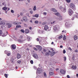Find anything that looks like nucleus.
Listing matches in <instances>:
<instances>
[{
  "label": "nucleus",
  "mask_w": 78,
  "mask_h": 78,
  "mask_svg": "<svg viewBox=\"0 0 78 78\" xmlns=\"http://www.w3.org/2000/svg\"><path fill=\"white\" fill-rule=\"evenodd\" d=\"M1 20H2V19L0 18V21ZM0 23L1 24V25H5V22H4L3 21H1V22H0Z\"/></svg>",
  "instance_id": "14"
},
{
  "label": "nucleus",
  "mask_w": 78,
  "mask_h": 78,
  "mask_svg": "<svg viewBox=\"0 0 78 78\" xmlns=\"http://www.w3.org/2000/svg\"><path fill=\"white\" fill-rule=\"evenodd\" d=\"M33 56L34 58H36V59L38 58V55H37L36 54H33Z\"/></svg>",
  "instance_id": "7"
},
{
  "label": "nucleus",
  "mask_w": 78,
  "mask_h": 78,
  "mask_svg": "<svg viewBox=\"0 0 78 78\" xmlns=\"http://www.w3.org/2000/svg\"><path fill=\"white\" fill-rule=\"evenodd\" d=\"M5 4V2H3V3H2V5H4Z\"/></svg>",
  "instance_id": "55"
},
{
  "label": "nucleus",
  "mask_w": 78,
  "mask_h": 78,
  "mask_svg": "<svg viewBox=\"0 0 78 78\" xmlns=\"http://www.w3.org/2000/svg\"><path fill=\"white\" fill-rule=\"evenodd\" d=\"M75 51L76 52V53H77L78 52V50L77 49H76V50Z\"/></svg>",
  "instance_id": "49"
},
{
  "label": "nucleus",
  "mask_w": 78,
  "mask_h": 78,
  "mask_svg": "<svg viewBox=\"0 0 78 78\" xmlns=\"http://www.w3.org/2000/svg\"><path fill=\"white\" fill-rule=\"evenodd\" d=\"M50 52H46L45 54V56H48V55H49L50 53H49Z\"/></svg>",
  "instance_id": "23"
},
{
  "label": "nucleus",
  "mask_w": 78,
  "mask_h": 78,
  "mask_svg": "<svg viewBox=\"0 0 78 78\" xmlns=\"http://www.w3.org/2000/svg\"><path fill=\"white\" fill-rule=\"evenodd\" d=\"M21 62V60H18L17 61V64H20V63Z\"/></svg>",
  "instance_id": "29"
},
{
  "label": "nucleus",
  "mask_w": 78,
  "mask_h": 78,
  "mask_svg": "<svg viewBox=\"0 0 78 78\" xmlns=\"http://www.w3.org/2000/svg\"><path fill=\"white\" fill-rule=\"evenodd\" d=\"M66 37L65 35H64L63 37V40H66Z\"/></svg>",
  "instance_id": "31"
},
{
  "label": "nucleus",
  "mask_w": 78,
  "mask_h": 78,
  "mask_svg": "<svg viewBox=\"0 0 78 78\" xmlns=\"http://www.w3.org/2000/svg\"><path fill=\"white\" fill-rule=\"evenodd\" d=\"M68 49L69 50H70V51H72V48H70V47H69L68 48Z\"/></svg>",
  "instance_id": "47"
},
{
  "label": "nucleus",
  "mask_w": 78,
  "mask_h": 78,
  "mask_svg": "<svg viewBox=\"0 0 78 78\" xmlns=\"http://www.w3.org/2000/svg\"><path fill=\"white\" fill-rule=\"evenodd\" d=\"M33 49H34V50H36L37 51V49L35 48H34Z\"/></svg>",
  "instance_id": "44"
},
{
  "label": "nucleus",
  "mask_w": 78,
  "mask_h": 78,
  "mask_svg": "<svg viewBox=\"0 0 78 78\" xmlns=\"http://www.w3.org/2000/svg\"><path fill=\"white\" fill-rule=\"evenodd\" d=\"M5 53L6 54V55H7L8 54V53H9V52L8 51H5Z\"/></svg>",
  "instance_id": "32"
},
{
  "label": "nucleus",
  "mask_w": 78,
  "mask_h": 78,
  "mask_svg": "<svg viewBox=\"0 0 78 78\" xmlns=\"http://www.w3.org/2000/svg\"><path fill=\"white\" fill-rule=\"evenodd\" d=\"M74 17H76L78 18V13H76V14L74 15Z\"/></svg>",
  "instance_id": "21"
},
{
  "label": "nucleus",
  "mask_w": 78,
  "mask_h": 78,
  "mask_svg": "<svg viewBox=\"0 0 78 78\" xmlns=\"http://www.w3.org/2000/svg\"><path fill=\"white\" fill-rule=\"evenodd\" d=\"M72 59L73 61H74V60H75V57H73Z\"/></svg>",
  "instance_id": "46"
},
{
  "label": "nucleus",
  "mask_w": 78,
  "mask_h": 78,
  "mask_svg": "<svg viewBox=\"0 0 78 78\" xmlns=\"http://www.w3.org/2000/svg\"><path fill=\"white\" fill-rule=\"evenodd\" d=\"M72 69H76V66H72Z\"/></svg>",
  "instance_id": "22"
},
{
  "label": "nucleus",
  "mask_w": 78,
  "mask_h": 78,
  "mask_svg": "<svg viewBox=\"0 0 78 78\" xmlns=\"http://www.w3.org/2000/svg\"><path fill=\"white\" fill-rule=\"evenodd\" d=\"M20 39H22V38H23V37L22 36H20Z\"/></svg>",
  "instance_id": "58"
},
{
  "label": "nucleus",
  "mask_w": 78,
  "mask_h": 78,
  "mask_svg": "<svg viewBox=\"0 0 78 78\" xmlns=\"http://www.w3.org/2000/svg\"><path fill=\"white\" fill-rule=\"evenodd\" d=\"M36 6H34V9H33L34 11H36Z\"/></svg>",
  "instance_id": "33"
},
{
  "label": "nucleus",
  "mask_w": 78,
  "mask_h": 78,
  "mask_svg": "<svg viewBox=\"0 0 78 78\" xmlns=\"http://www.w3.org/2000/svg\"><path fill=\"white\" fill-rule=\"evenodd\" d=\"M16 28H21V26L20 25H17L16 26Z\"/></svg>",
  "instance_id": "24"
},
{
  "label": "nucleus",
  "mask_w": 78,
  "mask_h": 78,
  "mask_svg": "<svg viewBox=\"0 0 78 78\" xmlns=\"http://www.w3.org/2000/svg\"><path fill=\"white\" fill-rule=\"evenodd\" d=\"M33 17H39V15L38 14H37L35 15V16H33Z\"/></svg>",
  "instance_id": "27"
},
{
  "label": "nucleus",
  "mask_w": 78,
  "mask_h": 78,
  "mask_svg": "<svg viewBox=\"0 0 78 78\" xmlns=\"http://www.w3.org/2000/svg\"><path fill=\"white\" fill-rule=\"evenodd\" d=\"M4 75L6 78H8V75L6 74H5Z\"/></svg>",
  "instance_id": "34"
},
{
  "label": "nucleus",
  "mask_w": 78,
  "mask_h": 78,
  "mask_svg": "<svg viewBox=\"0 0 78 78\" xmlns=\"http://www.w3.org/2000/svg\"><path fill=\"white\" fill-rule=\"evenodd\" d=\"M63 12H66V9L65 8H63Z\"/></svg>",
  "instance_id": "26"
},
{
  "label": "nucleus",
  "mask_w": 78,
  "mask_h": 78,
  "mask_svg": "<svg viewBox=\"0 0 78 78\" xmlns=\"http://www.w3.org/2000/svg\"><path fill=\"white\" fill-rule=\"evenodd\" d=\"M60 73H62V74H64L66 73V72H65V70L62 69H60Z\"/></svg>",
  "instance_id": "6"
},
{
  "label": "nucleus",
  "mask_w": 78,
  "mask_h": 78,
  "mask_svg": "<svg viewBox=\"0 0 78 78\" xmlns=\"http://www.w3.org/2000/svg\"><path fill=\"white\" fill-rule=\"evenodd\" d=\"M68 12L69 16H72L73 14V11L71 9H69L68 10Z\"/></svg>",
  "instance_id": "3"
},
{
  "label": "nucleus",
  "mask_w": 78,
  "mask_h": 78,
  "mask_svg": "<svg viewBox=\"0 0 78 78\" xmlns=\"http://www.w3.org/2000/svg\"><path fill=\"white\" fill-rule=\"evenodd\" d=\"M36 40L37 41H39V39L38 38H37Z\"/></svg>",
  "instance_id": "50"
},
{
  "label": "nucleus",
  "mask_w": 78,
  "mask_h": 78,
  "mask_svg": "<svg viewBox=\"0 0 78 78\" xmlns=\"http://www.w3.org/2000/svg\"><path fill=\"white\" fill-rule=\"evenodd\" d=\"M30 32V30H29L27 29H26L25 30V33H28L29 32Z\"/></svg>",
  "instance_id": "19"
},
{
  "label": "nucleus",
  "mask_w": 78,
  "mask_h": 78,
  "mask_svg": "<svg viewBox=\"0 0 78 78\" xmlns=\"http://www.w3.org/2000/svg\"><path fill=\"white\" fill-rule=\"evenodd\" d=\"M41 71H42V69L41 68H38L37 69V72L38 73H41Z\"/></svg>",
  "instance_id": "9"
},
{
  "label": "nucleus",
  "mask_w": 78,
  "mask_h": 78,
  "mask_svg": "<svg viewBox=\"0 0 78 78\" xmlns=\"http://www.w3.org/2000/svg\"><path fill=\"white\" fill-rule=\"evenodd\" d=\"M60 48H62V47H63V46H62V45H60Z\"/></svg>",
  "instance_id": "61"
},
{
  "label": "nucleus",
  "mask_w": 78,
  "mask_h": 78,
  "mask_svg": "<svg viewBox=\"0 0 78 78\" xmlns=\"http://www.w3.org/2000/svg\"><path fill=\"white\" fill-rule=\"evenodd\" d=\"M72 24H68L67 23H65V26L66 27H69H69H72Z\"/></svg>",
  "instance_id": "8"
},
{
  "label": "nucleus",
  "mask_w": 78,
  "mask_h": 78,
  "mask_svg": "<svg viewBox=\"0 0 78 78\" xmlns=\"http://www.w3.org/2000/svg\"><path fill=\"white\" fill-rule=\"evenodd\" d=\"M54 44V42H52L51 43V45H53V44Z\"/></svg>",
  "instance_id": "62"
},
{
  "label": "nucleus",
  "mask_w": 78,
  "mask_h": 78,
  "mask_svg": "<svg viewBox=\"0 0 78 78\" xmlns=\"http://www.w3.org/2000/svg\"><path fill=\"white\" fill-rule=\"evenodd\" d=\"M21 58V55H20L19 54H17V58L18 59H19V58Z\"/></svg>",
  "instance_id": "16"
},
{
  "label": "nucleus",
  "mask_w": 78,
  "mask_h": 78,
  "mask_svg": "<svg viewBox=\"0 0 78 78\" xmlns=\"http://www.w3.org/2000/svg\"><path fill=\"white\" fill-rule=\"evenodd\" d=\"M36 47L37 48L38 50L41 51L42 50V47L40 45H37Z\"/></svg>",
  "instance_id": "5"
},
{
  "label": "nucleus",
  "mask_w": 78,
  "mask_h": 78,
  "mask_svg": "<svg viewBox=\"0 0 78 78\" xmlns=\"http://www.w3.org/2000/svg\"><path fill=\"white\" fill-rule=\"evenodd\" d=\"M29 49L28 48H27V49H26V50H28V51L29 50Z\"/></svg>",
  "instance_id": "63"
},
{
  "label": "nucleus",
  "mask_w": 78,
  "mask_h": 78,
  "mask_svg": "<svg viewBox=\"0 0 78 78\" xmlns=\"http://www.w3.org/2000/svg\"><path fill=\"white\" fill-rule=\"evenodd\" d=\"M66 50H65V49H64L63 51V53L64 54L66 53Z\"/></svg>",
  "instance_id": "42"
},
{
  "label": "nucleus",
  "mask_w": 78,
  "mask_h": 78,
  "mask_svg": "<svg viewBox=\"0 0 78 78\" xmlns=\"http://www.w3.org/2000/svg\"><path fill=\"white\" fill-rule=\"evenodd\" d=\"M66 1L68 3H69V2H70V0H66Z\"/></svg>",
  "instance_id": "41"
},
{
  "label": "nucleus",
  "mask_w": 78,
  "mask_h": 78,
  "mask_svg": "<svg viewBox=\"0 0 78 78\" xmlns=\"http://www.w3.org/2000/svg\"><path fill=\"white\" fill-rule=\"evenodd\" d=\"M11 63H12V64H13V63H14V60H11Z\"/></svg>",
  "instance_id": "48"
},
{
  "label": "nucleus",
  "mask_w": 78,
  "mask_h": 78,
  "mask_svg": "<svg viewBox=\"0 0 78 78\" xmlns=\"http://www.w3.org/2000/svg\"><path fill=\"white\" fill-rule=\"evenodd\" d=\"M49 53H50V55L51 56H53L56 53V52L55 51H52L50 52V51H49Z\"/></svg>",
  "instance_id": "4"
},
{
  "label": "nucleus",
  "mask_w": 78,
  "mask_h": 78,
  "mask_svg": "<svg viewBox=\"0 0 78 78\" xmlns=\"http://www.w3.org/2000/svg\"><path fill=\"white\" fill-rule=\"evenodd\" d=\"M51 11H52L55 12H57V10L55 9V8L51 9Z\"/></svg>",
  "instance_id": "18"
},
{
  "label": "nucleus",
  "mask_w": 78,
  "mask_h": 78,
  "mask_svg": "<svg viewBox=\"0 0 78 78\" xmlns=\"http://www.w3.org/2000/svg\"><path fill=\"white\" fill-rule=\"evenodd\" d=\"M12 49H16V46L15 44H12Z\"/></svg>",
  "instance_id": "15"
},
{
  "label": "nucleus",
  "mask_w": 78,
  "mask_h": 78,
  "mask_svg": "<svg viewBox=\"0 0 78 78\" xmlns=\"http://www.w3.org/2000/svg\"><path fill=\"white\" fill-rule=\"evenodd\" d=\"M44 75L45 77H47V74H46V73L45 72L44 73Z\"/></svg>",
  "instance_id": "30"
},
{
  "label": "nucleus",
  "mask_w": 78,
  "mask_h": 78,
  "mask_svg": "<svg viewBox=\"0 0 78 78\" xmlns=\"http://www.w3.org/2000/svg\"><path fill=\"white\" fill-rule=\"evenodd\" d=\"M44 29L45 30H47L48 29V27L47 25H45L44 27Z\"/></svg>",
  "instance_id": "12"
},
{
  "label": "nucleus",
  "mask_w": 78,
  "mask_h": 78,
  "mask_svg": "<svg viewBox=\"0 0 78 78\" xmlns=\"http://www.w3.org/2000/svg\"><path fill=\"white\" fill-rule=\"evenodd\" d=\"M76 76L77 77H78V74H76Z\"/></svg>",
  "instance_id": "64"
},
{
  "label": "nucleus",
  "mask_w": 78,
  "mask_h": 78,
  "mask_svg": "<svg viewBox=\"0 0 78 78\" xmlns=\"http://www.w3.org/2000/svg\"><path fill=\"white\" fill-rule=\"evenodd\" d=\"M30 62L31 64H33V60H31L30 61Z\"/></svg>",
  "instance_id": "36"
},
{
  "label": "nucleus",
  "mask_w": 78,
  "mask_h": 78,
  "mask_svg": "<svg viewBox=\"0 0 78 78\" xmlns=\"http://www.w3.org/2000/svg\"><path fill=\"white\" fill-rule=\"evenodd\" d=\"M6 25H8V28H11V26H12V24H11L9 23H7Z\"/></svg>",
  "instance_id": "13"
},
{
  "label": "nucleus",
  "mask_w": 78,
  "mask_h": 78,
  "mask_svg": "<svg viewBox=\"0 0 78 78\" xmlns=\"http://www.w3.org/2000/svg\"><path fill=\"white\" fill-rule=\"evenodd\" d=\"M30 12L31 13V14H33V11H32V10H31L30 11Z\"/></svg>",
  "instance_id": "53"
},
{
  "label": "nucleus",
  "mask_w": 78,
  "mask_h": 78,
  "mask_svg": "<svg viewBox=\"0 0 78 78\" xmlns=\"http://www.w3.org/2000/svg\"><path fill=\"white\" fill-rule=\"evenodd\" d=\"M23 19L25 22H27L28 21V19H27V18L26 16L23 17Z\"/></svg>",
  "instance_id": "11"
},
{
  "label": "nucleus",
  "mask_w": 78,
  "mask_h": 78,
  "mask_svg": "<svg viewBox=\"0 0 78 78\" xmlns=\"http://www.w3.org/2000/svg\"><path fill=\"white\" fill-rule=\"evenodd\" d=\"M73 37L75 41H76V40H77V39H78V37H77V36H76V35H74Z\"/></svg>",
  "instance_id": "17"
},
{
  "label": "nucleus",
  "mask_w": 78,
  "mask_h": 78,
  "mask_svg": "<svg viewBox=\"0 0 78 78\" xmlns=\"http://www.w3.org/2000/svg\"><path fill=\"white\" fill-rule=\"evenodd\" d=\"M2 34V30H0V35Z\"/></svg>",
  "instance_id": "38"
},
{
  "label": "nucleus",
  "mask_w": 78,
  "mask_h": 78,
  "mask_svg": "<svg viewBox=\"0 0 78 78\" xmlns=\"http://www.w3.org/2000/svg\"><path fill=\"white\" fill-rule=\"evenodd\" d=\"M63 37L62 36V35H61L60 36H59L58 37V39H61V38H62Z\"/></svg>",
  "instance_id": "28"
},
{
  "label": "nucleus",
  "mask_w": 78,
  "mask_h": 78,
  "mask_svg": "<svg viewBox=\"0 0 78 78\" xmlns=\"http://www.w3.org/2000/svg\"><path fill=\"white\" fill-rule=\"evenodd\" d=\"M43 14H44V15H46L47 14V13L46 12H44L43 13Z\"/></svg>",
  "instance_id": "51"
},
{
  "label": "nucleus",
  "mask_w": 78,
  "mask_h": 78,
  "mask_svg": "<svg viewBox=\"0 0 78 78\" xmlns=\"http://www.w3.org/2000/svg\"><path fill=\"white\" fill-rule=\"evenodd\" d=\"M18 41H19V42H22V41L20 40H19Z\"/></svg>",
  "instance_id": "59"
},
{
  "label": "nucleus",
  "mask_w": 78,
  "mask_h": 78,
  "mask_svg": "<svg viewBox=\"0 0 78 78\" xmlns=\"http://www.w3.org/2000/svg\"><path fill=\"white\" fill-rule=\"evenodd\" d=\"M2 9L5 10V11H6L7 10V8H6V7H5L2 8Z\"/></svg>",
  "instance_id": "25"
},
{
  "label": "nucleus",
  "mask_w": 78,
  "mask_h": 78,
  "mask_svg": "<svg viewBox=\"0 0 78 78\" xmlns=\"http://www.w3.org/2000/svg\"><path fill=\"white\" fill-rule=\"evenodd\" d=\"M10 55H11V54L10 53H9H9H8L7 54V55L9 56Z\"/></svg>",
  "instance_id": "43"
},
{
  "label": "nucleus",
  "mask_w": 78,
  "mask_h": 78,
  "mask_svg": "<svg viewBox=\"0 0 78 78\" xmlns=\"http://www.w3.org/2000/svg\"><path fill=\"white\" fill-rule=\"evenodd\" d=\"M21 32H22V33H25V31H24V30L23 29L21 30Z\"/></svg>",
  "instance_id": "35"
},
{
  "label": "nucleus",
  "mask_w": 78,
  "mask_h": 78,
  "mask_svg": "<svg viewBox=\"0 0 78 78\" xmlns=\"http://www.w3.org/2000/svg\"><path fill=\"white\" fill-rule=\"evenodd\" d=\"M43 51L44 52H45V51H46V50H45V49H44L43 50Z\"/></svg>",
  "instance_id": "52"
},
{
  "label": "nucleus",
  "mask_w": 78,
  "mask_h": 78,
  "mask_svg": "<svg viewBox=\"0 0 78 78\" xmlns=\"http://www.w3.org/2000/svg\"><path fill=\"white\" fill-rule=\"evenodd\" d=\"M70 8L73 9L74 11H75L76 10V8L75 7V6L73 5L72 3H71L70 5Z\"/></svg>",
  "instance_id": "2"
},
{
  "label": "nucleus",
  "mask_w": 78,
  "mask_h": 78,
  "mask_svg": "<svg viewBox=\"0 0 78 78\" xmlns=\"http://www.w3.org/2000/svg\"><path fill=\"white\" fill-rule=\"evenodd\" d=\"M64 61H66V57H64Z\"/></svg>",
  "instance_id": "39"
},
{
  "label": "nucleus",
  "mask_w": 78,
  "mask_h": 78,
  "mask_svg": "<svg viewBox=\"0 0 78 78\" xmlns=\"http://www.w3.org/2000/svg\"><path fill=\"white\" fill-rule=\"evenodd\" d=\"M46 24V22H44V23H42V25H45Z\"/></svg>",
  "instance_id": "40"
},
{
  "label": "nucleus",
  "mask_w": 78,
  "mask_h": 78,
  "mask_svg": "<svg viewBox=\"0 0 78 78\" xmlns=\"http://www.w3.org/2000/svg\"><path fill=\"white\" fill-rule=\"evenodd\" d=\"M11 12H12V13H14V10H11Z\"/></svg>",
  "instance_id": "54"
},
{
  "label": "nucleus",
  "mask_w": 78,
  "mask_h": 78,
  "mask_svg": "<svg viewBox=\"0 0 78 78\" xmlns=\"http://www.w3.org/2000/svg\"><path fill=\"white\" fill-rule=\"evenodd\" d=\"M21 23L20 22H13V24L14 25H19V24H21Z\"/></svg>",
  "instance_id": "10"
},
{
  "label": "nucleus",
  "mask_w": 78,
  "mask_h": 78,
  "mask_svg": "<svg viewBox=\"0 0 78 78\" xmlns=\"http://www.w3.org/2000/svg\"><path fill=\"white\" fill-rule=\"evenodd\" d=\"M29 29H30V30H31V29H32V27H29Z\"/></svg>",
  "instance_id": "60"
},
{
  "label": "nucleus",
  "mask_w": 78,
  "mask_h": 78,
  "mask_svg": "<svg viewBox=\"0 0 78 78\" xmlns=\"http://www.w3.org/2000/svg\"><path fill=\"white\" fill-rule=\"evenodd\" d=\"M49 75L51 76H52L54 75V73H53V72H49Z\"/></svg>",
  "instance_id": "20"
},
{
  "label": "nucleus",
  "mask_w": 78,
  "mask_h": 78,
  "mask_svg": "<svg viewBox=\"0 0 78 78\" xmlns=\"http://www.w3.org/2000/svg\"><path fill=\"white\" fill-rule=\"evenodd\" d=\"M55 15H56V16H57L58 17H59V20H63V17L62 16H61V14L59 13H55Z\"/></svg>",
  "instance_id": "1"
},
{
  "label": "nucleus",
  "mask_w": 78,
  "mask_h": 78,
  "mask_svg": "<svg viewBox=\"0 0 78 78\" xmlns=\"http://www.w3.org/2000/svg\"><path fill=\"white\" fill-rule=\"evenodd\" d=\"M75 17H74V16L73 17V18H72V19H71L72 20H74V19Z\"/></svg>",
  "instance_id": "45"
},
{
  "label": "nucleus",
  "mask_w": 78,
  "mask_h": 78,
  "mask_svg": "<svg viewBox=\"0 0 78 78\" xmlns=\"http://www.w3.org/2000/svg\"><path fill=\"white\" fill-rule=\"evenodd\" d=\"M67 77L68 78H70V76H69V75H67Z\"/></svg>",
  "instance_id": "56"
},
{
  "label": "nucleus",
  "mask_w": 78,
  "mask_h": 78,
  "mask_svg": "<svg viewBox=\"0 0 78 78\" xmlns=\"http://www.w3.org/2000/svg\"><path fill=\"white\" fill-rule=\"evenodd\" d=\"M38 23H39V22H38L37 21H35V23L37 24Z\"/></svg>",
  "instance_id": "37"
},
{
  "label": "nucleus",
  "mask_w": 78,
  "mask_h": 78,
  "mask_svg": "<svg viewBox=\"0 0 78 78\" xmlns=\"http://www.w3.org/2000/svg\"><path fill=\"white\" fill-rule=\"evenodd\" d=\"M20 15L21 16H23V13L22 12L20 13Z\"/></svg>",
  "instance_id": "57"
}]
</instances>
